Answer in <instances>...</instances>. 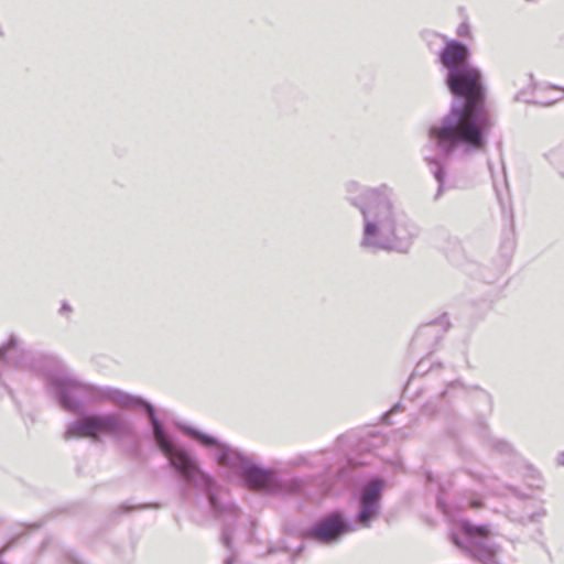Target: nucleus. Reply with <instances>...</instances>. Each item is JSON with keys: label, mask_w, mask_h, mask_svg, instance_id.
<instances>
[{"label": "nucleus", "mask_w": 564, "mask_h": 564, "mask_svg": "<svg viewBox=\"0 0 564 564\" xmlns=\"http://www.w3.org/2000/svg\"><path fill=\"white\" fill-rule=\"evenodd\" d=\"M347 529L338 513H333L321 522L310 532V535L319 542H330L339 536Z\"/></svg>", "instance_id": "39448f33"}, {"label": "nucleus", "mask_w": 564, "mask_h": 564, "mask_svg": "<svg viewBox=\"0 0 564 564\" xmlns=\"http://www.w3.org/2000/svg\"><path fill=\"white\" fill-rule=\"evenodd\" d=\"M457 34L462 37H468L470 34L469 25L467 23H462L457 29Z\"/></svg>", "instance_id": "ddd939ff"}, {"label": "nucleus", "mask_w": 564, "mask_h": 564, "mask_svg": "<svg viewBox=\"0 0 564 564\" xmlns=\"http://www.w3.org/2000/svg\"><path fill=\"white\" fill-rule=\"evenodd\" d=\"M121 427V421L112 415L87 416L74 423L68 434L75 437L98 438L102 435L117 434Z\"/></svg>", "instance_id": "20e7f679"}, {"label": "nucleus", "mask_w": 564, "mask_h": 564, "mask_svg": "<svg viewBox=\"0 0 564 564\" xmlns=\"http://www.w3.org/2000/svg\"><path fill=\"white\" fill-rule=\"evenodd\" d=\"M497 449L501 451V452H509L510 451V445L503 441H497Z\"/></svg>", "instance_id": "4468645a"}, {"label": "nucleus", "mask_w": 564, "mask_h": 564, "mask_svg": "<svg viewBox=\"0 0 564 564\" xmlns=\"http://www.w3.org/2000/svg\"><path fill=\"white\" fill-rule=\"evenodd\" d=\"M424 477H425V482L431 480V476L426 471L424 474Z\"/></svg>", "instance_id": "f3484780"}, {"label": "nucleus", "mask_w": 564, "mask_h": 564, "mask_svg": "<svg viewBox=\"0 0 564 564\" xmlns=\"http://www.w3.org/2000/svg\"><path fill=\"white\" fill-rule=\"evenodd\" d=\"M389 215H390V208H387V216H389ZM386 218L388 219L389 217H386Z\"/></svg>", "instance_id": "a211bd4d"}, {"label": "nucleus", "mask_w": 564, "mask_h": 564, "mask_svg": "<svg viewBox=\"0 0 564 564\" xmlns=\"http://www.w3.org/2000/svg\"><path fill=\"white\" fill-rule=\"evenodd\" d=\"M147 412L153 425L154 436L156 443L163 453L169 457L171 464L186 478L193 479L200 471L196 463L183 451L174 448L171 442L167 440L163 430L161 429L155 415L154 410L150 404H145Z\"/></svg>", "instance_id": "7ed1b4c3"}, {"label": "nucleus", "mask_w": 564, "mask_h": 564, "mask_svg": "<svg viewBox=\"0 0 564 564\" xmlns=\"http://www.w3.org/2000/svg\"><path fill=\"white\" fill-rule=\"evenodd\" d=\"M369 213H370V210L369 212H364V215L367 217Z\"/></svg>", "instance_id": "6ab92c4d"}, {"label": "nucleus", "mask_w": 564, "mask_h": 564, "mask_svg": "<svg viewBox=\"0 0 564 564\" xmlns=\"http://www.w3.org/2000/svg\"><path fill=\"white\" fill-rule=\"evenodd\" d=\"M469 56L468 47L457 41L448 42L441 53L447 69L446 84L457 99L440 126L430 129V137L445 153L473 155L485 151L492 128L485 106L486 87L481 72L468 63Z\"/></svg>", "instance_id": "f257e3e1"}, {"label": "nucleus", "mask_w": 564, "mask_h": 564, "mask_svg": "<svg viewBox=\"0 0 564 564\" xmlns=\"http://www.w3.org/2000/svg\"><path fill=\"white\" fill-rule=\"evenodd\" d=\"M383 484L380 480H373L367 485L361 497V511L359 522L365 527L376 513V505L379 500Z\"/></svg>", "instance_id": "423d86ee"}, {"label": "nucleus", "mask_w": 564, "mask_h": 564, "mask_svg": "<svg viewBox=\"0 0 564 564\" xmlns=\"http://www.w3.org/2000/svg\"><path fill=\"white\" fill-rule=\"evenodd\" d=\"M377 234H378V226L371 221H367L366 226H365L366 240L368 242H371L372 239L377 236Z\"/></svg>", "instance_id": "9b49d317"}, {"label": "nucleus", "mask_w": 564, "mask_h": 564, "mask_svg": "<svg viewBox=\"0 0 564 564\" xmlns=\"http://www.w3.org/2000/svg\"><path fill=\"white\" fill-rule=\"evenodd\" d=\"M243 477L249 488L268 489L273 484V474L258 467H247Z\"/></svg>", "instance_id": "0eeeda50"}, {"label": "nucleus", "mask_w": 564, "mask_h": 564, "mask_svg": "<svg viewBox=\"0 0 564 564\" xmlns=\"http://www.w3.org/2000/svg\"><path fill=\"white\" fill-rule=\"evenodd\" d=\"M556 462L558 465L564 466V451L557 455Z\"/></svg>", "instance_id": "2eb2a0df"}, {"label": "nucleus", "mask_w": 564, "mask_h": 564, "mask_svg": "<svg viewBox=\"0 0 564 564\" xmlns=\"http://www.w3.org/2000/svg\"><path fill=\"white\" fill-rule=\"evenodd\" d=\"M449 328V321L446 314L425 323V337H431L434 343H438Z\"/></svg>", "instance_id": "6e6552de"}, {"label": "nucleus", "mask_w": 564, "mask_h": 564, "mask_svg": "<svg viewBox=\"0 0 564 564\" xmlns=\"http://www.w3.org/2000/svg\"><path fill=\"white\" fill-rule=\"evenodd\" d=\"M429 169L437 183L438 187H437V193L435 195V198H438L440 195L442 194V192L444 189V185H445L444 169L437 162H434V161L429 162Z\"/></svg>", "instance_id": "9d476101"}, {"label": "nucleus", "mask_w": 564, "mask_h": 564, "mask_svg": "<svg viewBox=\"0 0 564 564\" xmlns=\"http://www.w3.org/2000/svg\"><path fill=\"white\" fill-rule=\"evenodd\" d=\"M63 402H64V405H65L66 408H68V409H72V408H74V406H75V404L69 403V402H67L66 400H64Z\"/></svg>", "instance_id": "dca6fc26"}, {"label": "nucleus", "mask_w": 564, "mask_h": 564, "mask_svg": "<svg viewBox=\"0 0 564 564\" xmlns=\"http://www.w3.org/2000/svg\"><path fill=\"white\" fill-rule=\"evenodd\" d=\"M460 533H452L453 543L484 564L496 563V550L489 541L488 525H475L468 521L460 524Z\"/></svg>", "instance_id": "f03ea898"}, {"label": "nucleus", "mask_w": 564, "mask_h": 564, "mask_svg": "<svg viewBox=\"0 0 564 564\" xmlns=\"http://www.w3.org/2000/svg\"><path fill=\"white\" fill-rule=\"evenodd\" d=\"M216 456L220 465L230 467L236 466L241 460V457L237 452L223 444L218 445Z\"/></svg>", "instance_id": "1a4fd4ad"}, {"label": "nucleus", "mask_w": 564, "mask_h": 564, "mask_svg": "<svg viewBox=\"0 0 564 564\" xmlns=\"http://www.w3.org/2000/svg\"><path fill=\"white\" fill-rule=\"evenodd\" d=\"M196 438L206 446H216L218 448V445H220L216 438L204 435V434H196Z\"/></svg>", "instance_id": "f8f14e48"}]
</instances>
